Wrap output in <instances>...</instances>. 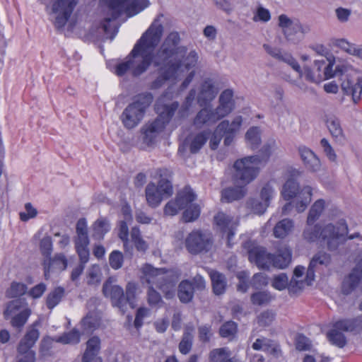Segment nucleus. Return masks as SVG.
Returning <instances> with one entry per match:
<instances>
[{
  "label": "nucleus",
  "instance_id": "5fc2aeb1",
  "mask_svg": "<svg viewBox=\"0 0 362 362\" xmlns=\"http://www.w3.org/2000/svg\"><path fill=\"white\" fill-rule=\"evenodd\" d=\"M182 197H176L175 199L168 202L164 207V214L167 216H175L180 210L182 209L181 202Z\"/></svg>",
  "mask_w": 362,
  "mask_h": 362
},
{
  "label": "nucleus",
  "instance_id": "bb28decb",
  "mask_svg": "<svg viewBox=\"0 0 362 362\" xmlns=\"http://www.w3.org/2000/svg\"><path fill=\"white\" fill-rule=\"evenodd\" d=\"M221 119L214 109L203 107L197 114L194 119V124L199 128L204 125L211 126Z\"/></svg>",
  "mask_w": 362,
  "mask_h": 362
},
{
  "label": "nucleus",
  "instance_id": "ea45409f",
  "mask_svg": "<svg viewBox=\"0 0 362 362\" xmlns=\"http://www.w3.org/2000/svg\"><path fill=\"white\" fill-rule=\"evenodd\" d=\"M293 228V222L289 218H284L279 221L274 228V235L277 238L286 237Z\"/></svg>",
  "mask_w": 362,
  "mask_h": 362
},
{
  "label": "nucleus",
  "instance_id": "79ce46f5",
  "mask_svg": "<svg viewBox=\"0 0 362 362\" xmlns=\"http://www.w3.org/2000/svg\"><path fill=\"white\" fill-rule=\"evenodd\" d=\"M313 189L310 186H305L300 192V199L296 202L295 207L298 212H303L311 201Z\"/></svg>",
  "mask_w": 362,
  "mask_h": 362
},
{
  "label": "nucleus",
  "instance_id": "b1692460",
  "mask_svg": "<svg viewBox=\"0 0 362 362\" xmlns=\"http://www.w3.org/2000/svg\"><path fill=\"white\" fill-rule=\"evenodd\" d=\"M272 254L267 253L262 247H254L248 251L249 260L259 268L269 269L271 267Z\"/></svg>",
  "mask_w": 362,
  "mask_h": 362
},
{
  "label": "nucleus",
  "instance_id": "f8f14e48",
  "mask_svg": "<svg viewBox=\"0 0 362 362\" xmlns=\"http://www.w3.org/2000/svg\"><path fill=\"white\" fill-rule=\"evenodd\" d=\"M74 243L79 259H81L83 262H88L90 256L88 249L90 240L88 234L87 222L85 218H80L76 223Z\"/></svg>",
  "mask_w": 362,
  "mask_h": 362
},
{
  "label": "nucleus",
  "instance_id": "6ab92c4d",
  "mask_svg": "<svg viewBox=\"0 0 362 362\" xmlns=\"http://www.w3.org/2000/svg\"><path fill=\"white\" fill-rule=\"evenodd\" d=\"M218 93V89L215 87L213 81L210 78L205 79L200 85L197 100L200 107H205L214 100Z\"/></svg>",
  "mask_w": 362,
  "mask_h": 362
},
{
  "label": "nucleus",
  "instance_id": "864d4df0",
  "mask_svg": "<svg viewBox=\"0 0 362 362\" xmlns=\"http://www.w3.org/2000/svg\"><path fill=\"white\" fill-rule=\"evenodd\" d=\"M272 286L279 291H281L288 287V289L292 291L293 292H297L290 288V282L288 283V278L287 275L284 273H281L276 276H275L272 280Z\"/></svg>",
  "mask_w": 362,
  "mask_h": 362
},
{
  "label": "nucleus",
  "instance_id": "f704fd0d",
  "mask_svg": "<svg viewBox=\"0 0 362 362\" xmlns=\"http://www.w3.org/2000/svg\"><path fill=\"white\" fill-rule=\"evenodd\" d=\"M315 267H312L310 264L307 269L306 276L304 281H298L294 278H292L290 281V288L295 291H300L305 285L311 286L313 282L315 281V272L316 270Z\"/></svg>",
  "mask_w": 362,
  "mask_h": 362
},
{
  "label": "nucleus",
  "instance_id": "39448f33",
  "mask_svg": "<svg viewBox=\"0 0 362 362\" xmlns=\"http://www.w3.org/2000/svg\"><path fill=\"white\" fill-rule=\"evenodd\" d=\"M259 156H250L236 160L233 165L232 181L235 185L246 186L259 175Z\"/></svg>",
  "mask_w": 362,
  "mask_h": 362
},
{
  "label": "nucleus",
  "instance_id": "dca6fc26",
  "mask_svg": "<svg viewBox=\"0 0 362 362\" xmlns=\"http://www.w3.org/2000/svg\"><path fill=\"white\" fill-rule=\"evenodd\" d=\"M209 132L203 131L189 135L179 146L178 151L184 153L189 149L191 153H197L209 139Z\"/></svg>",
  "mask_w": 362,
  "mask_h": 362
},
{
  "label": "nucleus",
  "instance_id": "5701e85b",
  "mask_svg": "<svg viewBox=\"0 0 362 362\" xmlns=\"http://www.w3.org/2000/svg\"><path fill=\"white\" fill-rule=\"evenodd\" d=\"M156 175L159 177L156 188L164 196L165 199L173 194V187L171 182L172 172L167 168H159L156 170Z\"/></svg>",
  "mask_w": 362,
  "mask_h": 362
},
{
  "label": "nucleus",
  "instance_id": "f257e3e1",
  "mask_svg": "<svg viewBox=\"0 0 362 362\" xmlns=\"http://www.w3.org/2000/svg\"><path fill=\"white\" fill-rule=\"evenodd\" d=\"M180 42L178 33L172 32L157 51L153 64L159 68V75L152 83L151 88H160L165 81L178 76L185 70L188 71L196 66L197 53L191 51L186 55L187 48L179 45Z\"/></svg>",
  "mask_w": 362,
  "mask_h": 362
},
{
  "label": "nucleus",
  "instance_id": "6e6d98bb",
  "mask_svg": "<svg viewBox=\"0 0 362 362\" xmlns=\"http://www.w3.org/2000/svg\"><path fill=\"white\" fill-rule=\"evenodd\" d=\"M200 215V207L199 205L190 204L183 212L182 218L185 222L195 221Z\"/></svg>",
  "mask_w": 362,
  "mask_h": 362
},
{
  "label": "nucleus",
  "instance_id": "49530a36",
  "mask_svg": "<svg viewBox=\"0 0 362 362\" xmlns=\"http://www.w3.org/2000/svg\"><path fill=\"white\" fill-rule=\"evenodd\" d=\"M322 226L315 224L314 226L308 225L303 233L304 240L309 243L315 242L317 240L321 241V228Z\"/></svg>",
  "mask_w": 362,
  "mask_h": 362
},
{
  "label": "nucleus",
  "instance_id": "c85d7f7f",
  "mask_svg": "<svg viewBox=\"0 0 362 362\" xmlns=\"http://www.w3.org/2000/svg\"><path fill=\"white\" fill-rule=\"evenodd\" d=\"M66 267L67 259L65 255L62 253L57 254L54 258H49L47 262L45 261V276L47 278L51 272L64 270Z\"/></svg>",
  "mask_w": 362,
  "mask_h": 362
},
{
  "label": "nucleus",
  "instance_id": "37998d69",
  "mask_svg": "<svg viewBox=\"0 0 362 362\" xmlns=\"http://www.w3.org/2000/svg\"><path fill=\"white\" fill-rule=\"evenodd\" d=\"M325 202L323 199L317 200L311 206L307 218L308 225H313L324 211Z\"/></svg>",
  "mask_w": 362,
  "mask_h": 362
},
{
  "label": "nucleus",
  "instance_id": "393cba45",
  "mask_svg": "<svg viewBox=\"0 0 362 362\" xmlns=\"http://www.w3.org/2000/svg\"><path fill=\"white\" fill-rule=\"evenodd\" d=\"M298 151L306 169L312 172H316L320 169V159L310 148L301 145L298 146Z\"/></svg>",
  "mask_w": 362,
  "mask_h": 362
},
{
  "label": "nucleus",
  "instance_id": "0e129e2a",
  "mask_svg": "<svg viewBox=\"0 0 362 362\" xmlns=\"http://www.w3.org/2000/svg\"><path fill=\"white\" fill-rule=\"evenodd\" d=\"M123 255L118 250H114L110 255L109 263L110 267L114 269H118L121 268L123 264Z\"/></svg>",
  "mask_w": 362,
  "mask_h": 362
},
{
  "label": "nucleus",
  "instance_id": "cd10ccee",
  "mask_svg": "<svg viewBox=\"0 0 362 362\" xmlns=\"http://www.w3.org/2000/svg\"><path fill=\"white\" fill-rule=\"evenodd\" d=\"M205 288V281L199 276H195L192 281H182L178 286V294H192L195 291H202Z\"/></svg>",
  "mask_w": 362,
  "mask_h": 362
},
{
  "label": "nucleus",
  "instance_id": "f3484780",
  "mask_svg": "<svg viewBox=\"0 0 362 362\" xmlns=\"http://www.w3.org/2000/svg\"><path fill=\"white\" fill-rule=\"evenodd\" d=\"M214 221L218 226L226 233L227 245L229 247L232 246V239L235 235V230L238 226V221L233 220L230 216L223 212H218L214 216Z\"/></svg>",
  "mask_w": 362,
  "mask_h": 362
},
{
  "label": "nucleus",
  "instance_id": "7ed1b4c3",
  "mask_svg": "<svg viewBox=\"0 0 362 362\" xmlns=\"http://www.w3.org/2000/svg\"><path fill=\"white\" fill-rule=\"evenodd\" d=\"M302 71V78H305L314 83H319L322 81L331 78L334 76H341V90L346 95H351L354 103L356 104L361 100L362 94V85L358 79L353 78L346 73L344 66H337L333 70V64H326L325 61H315L314 69L312 70L308 67H304Z\"/></svg>",
  "mask_w": 362,
  "mask_h": 362
},
{
  "label": "nucleus",
  "instance_id": "2eb2a0df",
  "mask_svg": "<svg viewBox=\"0 0 362 362\" xmlns=\"http://www.w3.org/2000/svg\"><path fill=\"white\" fill-rule=\"evenodd\" d=\"M142 272L149 284H155L165 294H169V291L165 290L171 286V284L168 280V275L163 269H156L150 264H146L143 267Z\"/></svg>",
  "mask_w": 362,
  "mask_h": 362
},
{
  "label": "nucleus",
  "instance_id": "72a5a7b5",
  "mask_svg": "<svg viewBox=\"0 0 362 362\" xmlns=\"http://www.w3.org/2000/svg\"><path fill=\"white\" fill-rule=\"evenodd\" d=\"M245 186L235 185L228 187L221 192V199L226 202H231L242 199L246 194Z\"/></svg>",
  "mask_w": 362,
  "mask_h": 362
},
{
  "label": "nucleus",
  "instance_id": "338daca9",
  "mask_svg": "<svg viewBox=\"0 0 362 362\" xmlns=\"http://www.w3.org/2000/svg\"><path fill=\"white\" fill-rule=\"evenodd\" d=\"M237 277L239 279V283L237 286L238 291L241 293H245L247 291L249 285V274L247 272L243 271L237 274Z\"/></svg>",
  "mask_w": 362,
  "mask_h": 362
},
{
  "label": "nucleus",
  "instance_id": "603ef678",
  "mask_svg": "<svg viewBox=\"0 0 362 362\" xmlns=\"http://www.w3.org/2000/svg\"><path fill=\"white\" fill-rule=\"evenodd\" d=\"M327 337L332 344L339 348L344 347L346 343L344 335L335 327L327 333Z\"/></svg>",
  "mask_w": 362,
  "mask_h": 362
},
{
  "label": "nucleus",
  "instance_id": "2f4dec72",
  "mask_svg": "<svg viewBox=\"0 0 362 362\" xmlns=\"http://www.w3.org/2000/svg\"><path fill=\"white\" fill-rule=\"evenodd\" d=\"M146 200L148 205L151 208H156L165 199L158 190L154 182H149L145 189Z\"/></svg>",
  "mask_w": 362,
  "mask_h": 362
},
{
  "label": "nucleus",
  "instance_id": "4d7b16f0",
  "mask_svg": "<svg viewBox=\"0 0 362 362\" xmlns=\"http://www.w3.org/2000/svg\"><path fill=\"white\" fill-rule=\"evenodd\" d=\"M176 197H182V200L179 203L182 204V209L187 208L196 199V195L189 187H185Z\"/></svg>",
  "mask_w": 362,
  "mask_h": 362
},
{
  "label": "nucleus",
  "instance_id": "4be33fe9",
  "mask_svg": "<svg viewBox=\"0 0 362 362\" xmlns=\"http://www.w3.org/2000/svg\"><path fill=\"white\" fill-rule=\"evenodd\" d=\"M235 109L233 91L231 89L223 90L218 98V105L214 108L221 119L230 114Z\"/></svg>",
  "mask_w": 362,
  "mask_h": 362
},
{
  "label": "nucleus",
  "instance_id": "a18cd8bd",
  "mask_svg": "<svg viewBox=\"0 0 362 362\" xmlns=\"http://www.w3.org/2000/svg\"><path fill=\"white\" fill-rule=\"evenodd\" d=\"M247 145L253 150L258 148L261 143L260 130L257 127L250 128L245 134Z\"/></svg>",
  "mask_w": 362,
  "mask_h": 362
},
{
  "label": "nucleus",
  "instance_id": "a211bd4d",
  "mask_svg": "<svg viewBox=\"0 0 362 362\" xmlns=\"http://www.w3.org/2000/svg\"><path fill=\"white\" fill-rule=\"evenodd\" d=\"M263 47L267 54L277 60L289 65L298 74L299 78L302 77L301 68L296 59L290 53L282 52L279 48L274 47L267 44L263 45Z\"/></svg>",
  "mask_w": 362,
  "mask_h": 362
},
{
  "label": "nucleus",
  "instance_id": "ddd939ff",
  "mask_svg": "<svg viewBox=\"0 0 362 362\" xmlns=\"http://www.w3.org/2000/svg\"><path fill=\"white\" fill-rule=\"evenodd\" d=\"M212 243L211 234L199 230H192L188 234L185 241L186 249L193 255L209 251Z\"/></svg>",
  "mask_w": 362,
  "mask_h": 362
},
{
  "label": "nucleus",
  "instance_id": "412c9836",
  "mask_svg": "<svg viewBox=\"0 0 362 362\" xmlns=\"http://www.w3.org/2000/svg\"><path fill=\"white\" fill-rule=\"evenodd\" d=\"M101 349V340L97 336L90 337L86 343V349L82 355V362H103L98 356Z\"/></svg>",
  "mask_w": 362,
  "mask_h": 362
},
{
  "label": "nucleus",
  "instance_id": "3c124183",
  "mask_svg": "<svg viewBox=\"0 0 362 362\" xmlns=\"http://www.w3.org/2000/svg\"><path fill=\"white\" fill-rule=\"evenodd\" d=\"M103 294H124L122 287L117 284V281L114 277L108 278L103 286Z\"/></svg>",
  "mask_w": 362,
  "mask_h": 362
},
{
  "label": "nucleus",
  "instance_id": "bf43d9fd",
  "mask_svg": "<svg viewBox=\"0 0 362 362\" xmlns=\"http://www.w3.org/2000/svg\"><path fill=\"white\" fill-rule=\"evenodd\" d=\"M238 330L237 325L232 321H228L223 324L219 330V333L222 337L233 338Z\"/></svg>",
  "mask_w": 362,
  "mask_h": 362
},
{
  "label": "nucleus",
  "instance_id": "9b49d317",
  "mask_svg": "<svg viewBox=\"0 0 362 362\" xmlns=\"http://www.w3.org/2000/svg\"><path fill=\"white\" fill-rule=\"evenodd\" d=\"M78 1L79 0L52 1L50 14L54 18V25L57 29L64 27Z\"/></svg>",
  "mask_w": 362,
  "mask_h": 362
},
{
  "label": "nucleus",
  "instance_id": "423d86ee",
  "mask_svg": "<svg viewBox=\"0 0 362 362\" xmlns=\"http://www.w3.org/2000/svg\"><path fill=\"white\" fill-rule=\"evenodd\" d=\"M153 101V95L146 93L137 95L134 100L123 110L120 119L124 127L132 129L137 127L144 117L146 111Z\"/></svg>",
  "mask_w": 362,
  "mask_h": 362
},
{
  "label": "nucleus",
  "instance_id": "473e14b6",
  "mask_svg": "<svg viewBox=\"0 0 362 362\" xmlns=\"http://www.w3.org/2000/svg\"><path fill=\"white\" fill-rule=\"evenodd\" d=\"M101 317L96 312H90L84 317L81 322V327L83 333H91L100 326Z\"/></svg>",
  "mask_w": 362,
  "mask_h": 362
},
{
  "label": "nucleus",
  "instance_id": "20e7f679",
  "mask_svg": "<svg viewBox=\"0 0 362 362\" xmlns=\"http://www.w3.org/2000/svg\"><path fill=\"white\" fill-rule=\"evenodd\" d=\"M179 104L173 102L170 104H163L160 99L156 104V110L158 116L153 120L148 121L140 129L141 139L146 146H153L159 135L163 132L166 124L174 115Z\"/></svg>",
  "mask_w": 362,
  "mask_h": 362
},
{
  "label": "nucleus",
  "instance_id": "680f3d73",
  "mask_svg": "<svg viewBox=\"0 0 362 362\" xmlns=\"http://www.w3.org/2000/svg\"><path fill=\"white\" fill-rule=\"evenodd\" d=\"M330 255L327 252H320L313 256L310 262V264L312 267H317L319 264L327 266L330 264Z\"/></svg>",
  "mask_w": 362,
  "mask_h": 362
},
{
  "label": "nucleus",
  "instance_id": "69168bd1",
  "mask_svg": "<svg viewBox=\"0 0 362 362\" xmlns=\"http://www.w3.org/2000/svg\"><path fill=\"white\" fill-rule=\"evenodd\" d=\"M251 286L255 289H261L268 284V278L265 274H255L250 281Z\"/></svg>",
  "mask_w": 362,
  "mask_h": 362
},
{
  "label": "nucleus",
  "instance_id": "e433bc0d",
  "mask_svg": "<svg viewBox=\"0 0 362 362\" xmlns=\"http://www.w3.org/2000/svg\"><path fill=\"white\" fill-rule=\"evenodd\" d=\"M209 274L212 282L214 293L222 294L224 293L226 287V276L223 274L212 269L209 271Z\"/></svg>",
  "mask_w": 362,
  "mask_h": 362
},
{
  "label": "nucleus",
  "instance_id": "de8ad7c7",
  "mask_svg": "<svg viewBox=\"0 0 362 362\" xmlns=\"http://www.w3.org/2000/svg\"><path fill=\"white\" fill-rule=\"evenodd\" d=\"M81 340V334L78 330L74 329L69 332H65L55 339V341L63 344H76Z\"/></svg>",
  "mask_w": 362,
  "mask_h": 362
},
{
  "label": "nucleus",
  "instance_id": "c9c22d12",
  "mask_svg": "<svg viewBox=\"0 0 362 362\" xmlns=\"http://www.w3.org/2000/svg\"><path fill=\"white\" fill-rule=\"evenodd\" d=\"M93 237L102 240L104 235L110 230V223L107 218L100 217L92 225Z\"/></svg>",
  "mask_w": 362,
  "mask_h": 362
},
{
  "label": "nucleus",
  "instance_id": "052dcab7",
  "mask_svg": "<svg viewBox=\"0 0 362 362\" xmlns=\"http://www.w3.org/2000/svg\"><path fill=\"white\" fill-rule=\"evenodd\" d=\"M247 206L255 214H262L269 206V204L258 199H251L247 203Z\"/></svg>",
  "mask_w": 362,
  "mask_h": 362
},
{
  "label": "nucleus",
  "instance_id": "58836bf2",
  "mask_svg": "<svg viewBox=\"0 0 362 362\" xmlns=\"http://www.w3.org/2000/svg\"><path fill=\"white\" fill-rule=\"evenodd\" d=\"M362 281V278L357 274L353 269L346 276L342 283V290L344 294H349L358 288Z\"/></svg>",
  "mask_w": 362,
  "mask_h": 362
},
{
  "label": "nucleus",
  "instance_id": "c03bdc74",
  "mask_svg": "<svg viewBox=\"0 0 362 362\" xmlns=\"http://www.w3.org/2000/svg\"><path fill=\"white\" fill-rule=\"evenodd\" d=\"M131 241L134 243L138 251L145 252L147 250L148 243L144 240L141 231L137 226L132 228L130 232Z\"/></svg>",
  "mask_w": 362,
  "mask_h": 362
},
{
  "label": "nucleus",
  "instance_id": "a19ab883",
  "mask_svg": "<svg viewBox=\"0 0 362 362\" xmlns=\"http://www.w3.org/2000/svg\"><path fill=\"white\" fill-rule=\"evenodd\" d=\"M327 126L330 134L337 141H341L344 139L341 122L337 117L334 116L329 117L327 119Z\"/></svg>",
  "mask_w": 362,
  "mask_h": 362
},
{
  "label": "nucleus",
  "instance_id": "9d476101",
  "mask_svg": "<svg viewBox=\"0 0 362 362\" xmlns=\"http://www.w3.org/2000/svg\"><path fill=\"white\" fill-rule=\"evenodd\" d=\"M31 310L25 301L21 298H16L8 303L4 311V316L9 320L11 325L21 330L26 324Z\"/></svg>",
  "mask_w": 362,
  "mask_h": 362
},
{
  "label": "nucleus",
  "instance_id": "13d9d810",
  "mask_svg": "<svg viewBox=\"0 0 362 362\" xmlns=\"http://www.w3.org/2000/svg\"><path fill=\"white\" fill-rule=\"evenodd\" d=\"M275 320V315L272 312L265 311L262 313L257 318V324L259 327H269Z\"/></svg>",
  "mask_w": 362,
  "mask_h": 362
},
{
  "label": "nucleus",
  "instance_id": "4c0bfd02",
  "mask_svg": "<svg viewBox=\"0 0 362 362\" xmlns=\"http://www.w3.org/2000/svg\"><path fill=\"white\" fill-rule=\"evenodd\" d=\"M111 302L124 313L128 308L135 307L136 298L135 296H111Z\"/></svg>",
  "mask_w": 362,
  "mask_h": 362
},
{
  "label": "nucleus",
  "instance_id": "7c9ffc66",
  "mask_svg": "<svg viewBox=\"0 0 362 362\" xmlns=\"http://www.w3.org/2000/svg\"><path fill=\"white\" fill-rule=\"evenodd\" d=\"M271 266L279 269H284L291 261V252L286 246H281L277 250L276 255L272 254Z\"/></svg>",
  "mask_w": 362,
  "mask_h": 362
},
{
  "label": "nucleus",
  "instance_id": "aec40b11",
  "mask_svg": "<svg viewBox=\"0 0 362 362\" xmlns=\"http://www.w3.org/2000/svg\"><path fill=\"white\" fill-rule=\"evenodd\" d=\"M255 351L265 352L271 359H277L281 356V350L276 341L266 337L258 338L252 344Z\"/></svg>",
  "mask_w": 362,
  "mask_h": 362
},
{
  "label": "nucleus",
  "instance_id": "f03ea898",
  "mask_svg": "<svg viewBox=\"0 0 362 362\" xmlns=\"http://www.w3.org/2000/svg\"><path fill=\"white\" fill-rule=\"evenodd\" d=\"M162 17L163 15H160L154 19L126 57L125 61L117 65L115 74L117 76H122L127 71L134 76H140L147 70L151 62L153 63L156 54H153L163 32V27L160 23Z\"/></svg>",
  "mask_w": 362,
  "mask_h": 362
},
{
  "label": "nucleus",
  "instance_id": "a878e982",
  "mask_svg": "<svg viewBox=\"0 0 362 362\" xmlns=\"http://www.w3.org/2000/svg\"><path fill=\"white\" fill-rule=\"evenodd\" d=\"M288 173L291 177L287 179L281 191V196L285 200L294 198L299 192V185L295 178L300 175V172L296 169H291L288 170Z\"/></svg>",
  "mask_w": 362,
  "mask_h": 362
},
{
  "label": "nucleus",
  "instance_id": "8fccbe9b",
  "mask_svg": "<svg viewBox=\"0 0 362 362\" xmlns=\"http://www.w3.org/2000/svg\"><path fill=\"white\" fill-rule=\"evenodd\" d=\"M231 355L228 348L215 349L210 352V362H226L230 361L229 358Z\"/></svg>",
  "mask_w": 362,
  "mask_h": 362
},
{
  "label": "nucleus",
  "instance_id": "e2e57ef3",
  "mask_svg": "<svg viewBox=\"0 0 362 362\" xmlns=\"http://www.w3.org/2000/svg\"><path fill=\"white\" fill-rule=\"evenodd\" d=\"M330 45L332 47H339L347 52L348 54H351L352 48L354 44L349 42L345 38H336L333 37L330 39Z\"/></svg>",
  "mask_w": 362,
  "mask_h": 362
},
{
  "label": "nucleus",
  "instance_id": "0eeeda50",
  "mask_svg": "<svg viewBox=\"0 0 362 362\" xmlns=\"http://www.w3.org/2000/svg\"><path fill=\"white\" fill-rule=\"evenodd\" d=\"M349 228L345 220L322 226L321 243L330 252H338L347 241Z\"/></svg>",
  "mask_w": 362,
  "mask_h": 362
},
{
  "label": "nucleus",
  "instance_id": "09e8293b",
  "mask_svg": "<svg viewBox=\"0 0 362 362\" xmlns=\"http://www.w3.org/2000/svg\"><path fill=\"white\" fill-rule=\"evenodd\" d=\"M193 330V327H187L185 328L182 339L179 344V350L183 354H188L191 350Z\"/></svg>",
  "mask_w": 362,
  "mask_h": 362
},
{
  "label": "nucleus",
  "instance_id": "774afa93",
  "mask_svg": "<svg viewBox=\"0 0 362 362\" xmlns=\"http://www.w3.org/2000/svg\"><path fill=\"white\" fill-rule=\"evenodd\" d=\"M100 269L98 265H93L88 271L87 281L88 284H95L100 280Z\"/></svg>",
  "mask_w": 362,
  "mask_h": 362
},
{
  "label": "nucleus",
  "instance_id": "c756f323",
  "mask_svg": "<svg viewBox=\"0 0 362 362\" xmlns=\"http://www.w3.org/2000/svg\"><path fill=\"white\" fill-rule=\"evenodd\" d=\"M37 322L29 327L25 336L20 341L17 351L23 352L32 351L31 348L34 346L40 336L38 329L35 328Z\"/></svg>",
  "mask_w": 362,
  "mask_h": 362
},
{
  "label": "nucleus",
  "instance_id": "4468645a",
  "mask_svg": "<svg viewBox=\"0 0 362 362\" xmlns=\"http://www.w3.org/2000/svg\"><path fill=\"white\" fill-rule=\"evenodd\" d=\"M242 123V116H236L231 122L225 119L217 125L216 132H220L224 137L223 144L226 146L232 144L236 135L240 130Z\"/></svg>",
  "mask_w": 362,
  "mask_h": 362
},
{
  "label": "nucleus",
  "instance_id": "1a4fd4ad",
  "mask_svg": "<svg viewBox=\"0 0 362 362\" xmlns=\"http://www.w3.org/2000/svg\"><path fill=\"white\" fill-rule=\"evenodd\" d=\"M129 1V0H127L124 3V6L121 8L117 16L115 15V12L113 8L108 5L112 17L105 18L100 27V29L104 32L105 37L106 39L109 38L112 40L117 33L118 28L112 22V20H115L124 8H126L127 11L129 13L131 16H134L148 7L149 5L148 0H132L130 4H128Z\"/></svg>",
  "mask_w": 362,
  "mask_h": 362
},
{
  "label": "nucleus",
  "instance_id": "6e6552de",
  "mask_svg": "<svg viewBox=\"0 0 362 362\" xmlns=\"http://www.w3.org/2000/svg\"><path fill=\"white\" fill-rule=\"evenodd\" d=\"M278 25L286 40L293 43H298L311 31L309 23H301L298 18H289L286 14L278 17Z\"/></svg>",
  "mask_w": 362,
  "mask_h": 362
}]
</instances>
